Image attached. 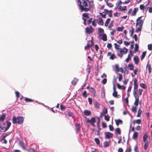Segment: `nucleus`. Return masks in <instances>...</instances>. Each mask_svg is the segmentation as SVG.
Instances as JSON below:
<instances>
[{"mask_svg":"<svg viewBox=\"0 0 152 152\" xmlns=\"http://www.w3.org/2000/svg\"><path fill=\"white\" fill-rule=\"evenodd\" d=\"M119 77H118V80L119 81H121L122 79L123 76L121 74H118Z\"/></svg>","mask_w":152,"mask_h":152,"instance_id":"49","label":"nucleus"},{"mask_svg":"<svg viewBox=\"0 0 152 152\" xmlns=\"http://www.w3.org/2000/svg\"><path fill=\"white\" fill-rule=\"evenodd\" d=\"M67 112L68 115L69 117H74L73 113H72L71 112L70 110H68Z\"/></svg>","mask_w":152,"mask_h":152,"instance_id":"37","label":"nucleus"},{"mask_svg":"<svg viewBox=\"0 0 152 152\" xmlns=\"http://www.w3.org/2000/svg\"><path fill=\"white\" fill-rule=\"evenodd\" d=\"M96 122V119L94 117H92L90 119H88L87 121V122L90 123L91 125L94 126H95L94 123Z\"/></svg>","mask_w":152,"mask_h":152,"instance_id":"6","label":"nucleus"},{"mask_svg":"<svg viewBox=\"0 0 152 152\" xmlns=\"http://www.w3.org/2000/svg\"><path fill=\"white\" fill-rule=\"evenodd\" d=\"M84 114L86 116H89L91 114V112L88 110H85L84 111Z\"/></svg>","mask_w":152,"mask_h":152,"instance_id":"20","label":"nucleus"},{"mask_svg":"<svg viewBox=\"0 0 152 152\" xmlns=\"http://www.w3.org/2000/svg\"><path fill=\"white\" fill-rule=\"evenodd\" d=\"M94 140L97 144L99 145V144L100 141L99 140L98 138H95L94 139Z\"/></svg>","mask_w":152,"mask_h":152,"instance_id":"54","label":"nucleus"},{"mask_svg":"<svg viewBox=\"0 0 152 152\" xmlns=\"http://www.w3.org/2000/svg\"><path fill=\"white\" fill-rule=\"evenodd\" d=\"M107 48L108 49H111L112 47V45L110 43H108L107 44Z\"/></svg>","mask_w":152,"mask_h":152,"instance_id":"64","label":"nucleus"},{"mask_svg":"<svg viewBox=\"0 0 152 152\" xmlns=\"http://www.w3.org/2000/svg\"><path fill=\"white\" fill-rule=\"evenodd\" d=\"M148 49L149 50H152V44H149L148 45Z\"/></svg>","mask_w":152,"mask_h":152,"instance_id":"56","label":"nucleus"},{"mask_svg":"<svg viewBox=\"0 0 152 152\" xmlns=\"http://www.w3.org/2000/svg\"><path fill=\"white\" fill-rule=\"evenodd\" d=\"M7 126L6 127H2L1 126V124H0V129L1 128L2 130L4 129V132L7 131L11 125V123L9 121H6Z\"/></svg>","mask_w":152,"mask_h":152,"instance_id":"5","label":"nucleus"},{"mask_svg":"<svg viewBox=\"0 0 152 152\" xmlns=\"http://www.w3.org/2000/svg\"><path fill=\"white\" fill-rule=\"evenodd\" d=\"M76 127L75 130L76 132V134L78 133V132L79 131L80 129V124L76 123L75 124Z\"/></svg>","mask_w":152,"mask_h":152,"instance_id":"9","label":"nucleus"},{"mask_svg":"<svg viewBox=\"0 0 152 152\" xmlns=\"http://www.w3.org/2000/svg\"><path fill=\"white\" fill-rule=\"evenodd\" d=\"M138 133L137 132H134L133 136L132 138L133 139H136L138 138Z\"/></svg>","mask_w":152,"mask_h":152,"instance_id":"21","label":"nucleus"},{"mask_svg":"<svg viewBox=\"0 0 152 152\" xmlns=\"http://www.w3.org/2000/svg\"><path fill=\"white\" fill-rule=\"evenodd\" d=\"M23 117L20 116H18L17 117L14 116L12 119V123L14 124L18 123V124H21L23 123Z\"/></svg>","mask_w":152,"mask_h":152,"instance_id":"2","label":"nucleus"},{"mask_svg":"<svg viewBox=\"0 0 152 152\" xmlns=\"http://www.w3.org/2000/svg\"><path fill=\"white\" fill-rule=\"evenodd\" d=\"M116 124L117 126H118L119 124H123L122 121L121 119H117L115 120Z\"/></svg>","mask_w":152,"mask_h":152,"instance_id":"17","label":"nucleus"},{"mask_svg":"<svg viewBox=\"0 0 152 152\" xmlns=\"http://www.w3.org/2000/svg\"><path fill=\"white\" fill-rule=\"evenodd\" d=\"M94 105L95 108L97 109L99 108V103L97 102H96L94 103Z\"/></svg>","mask_w":152,"mask_h":152,"instance_id":"27","label":"nucleus"},{"mask_svg":"<svg viewBox=\"0 0 152 152\" xmlns=\"http://www.w3.org/2000/svg\"><path fill=\"white\" fill-rule=\"evenodd\" d=\"M119 9L120 11H123L126 10V6H124L123 7L120 6Z\"/></svg>","mask_w":152,"mask_h":152,"instance_id":"25","label":"nucleus"},{"mask_svg":"<svg viewBox=\"0 0 152 152\" xmlns=\"http://www.w3.org/2000/svg\"><path fill=\"white\" fill-rule=\"evenodd\" d=\"M134 96L135 99V100L134 102V104L136 107H137L139 104V96L137 95H134Z\"/></svg>","mask_w":152,"mask_h":152,"instance_id":"8","label":"nucleus"},{"mask_svg":"<svg viewBox=\"0 0 152 152\" xmlns=\"http://www.w3.org/2000/svg\"><path fill=\"white\" fill-rule=\"evenodd\" d=\"M138 11V8H135L134 9L131 15L135 16L136 15V12Z\"/></svg>","mask_w":152,"mask_h":152,"instance_id":"16","label":"nucleus"},{"mask_svg":"<svg viewBox=\"0 0 152 152\" xmlns=\"http://www.w3.org/2000/svg\"><path fill=\"white\" fill-rule=\"evenodd\" d=\"M124 27L123 26L121 27H118L116 28V30L119 31H122L124 29Z\"/></svg>","mask_w":152,"mask_h":152,"instance_id":"34","label":"nucleus"},{"mask_svg":"<svg viewBox=\"0 0 152 152\" xmlns=\"http://www.w3.org/2000/svg\"><path fill=\"white\" fill-rule=\"evenodd\" d=\"M142 113V110L140 108L138 110L137 115V117H140L141 116V114Z\"/></svg>","mask_w":152,"mask_h":152,"instance_id":"30","label":"nucleus"},{"mask_svg":"<svg viewBox=\"0 0 152 152\" xmlns=\"http://www.w3.org/2000/svg\"><path fill=\"white\" fill-rule=\"evenodd\" d=\"M19 145L23 149H25V147L24 145V143L23 142H22V141L20 142Z\"/></svg>","mask_w":152,"mask_h":152,"instance_id":"36","label":"nucleus"},{"mask_svg":"<svg viewBox=\"0 0 152 152\" xmlns=\"http://www.w3.org/2000/svg\"><path fill=\"white\" fill-rule=\"evenodd\" d=\"M140 86L144 89H146L147 88L146 85L145 84L142 83L140 84Z\"/></svg>","mask_w":152,"mask_h":152,"instance_id":"44","label":"nucleus"},{"mask_svg":"<svg viewBox=\"0 0 152 152\" xmlns=\"http://www.w3.org/2000/svg\"><path fill=\"white\" fill-rule=\"evenodd\" d=\"M89 91L93 94L94 96H96V91L94 88L91 87L89 89Z\"/></svg>","mask_w":152,"mask_h":152,"instance_id":"10","label":"nucleus"},{"mask_svg":"<svg viewBox=\"0 0 152 152\" xmlns=\"http://www.w3.org/2000/svg\"><path fill=\"white\" fill-rule=\"evenodd\" d=\"M98 31L100 33H103L104 32L103 29L100 28H98Z\"/></svg>","mask_w":152,"mask_h":152,"instance_id":"63","label":"nucleus"},{"mask_svg":"<svg viewBox=\"0 0 152 152\" xmlns=\"http://www.w3.org/2000/svg\"><path fill=\"white\" fill-rule=\"evenodd\" d=\"M25 101H26V102H33L34 101L32 99H29V98H25Z\"/></svg>","mask_w":152,"mask_h":152,"instance_id":"46","label":"nucleus"},{"mask_svg":"<svg viewBox=\"0 0 152 152\" xmlns=\"http://www.w3.org/2000/svg\"><path fill=\"white\" fill-rule=\"evenodd\" d=\"M102 39L104 41H106L107 40V35L105 34H104L102 35Z\"/></svg>","mask_w":152,"mask_h":152,"instance_id":"43","label":"nucleus"},{"mask_svg":"<svg viewBox=\"0 0 152 152\" xmlns=\"http://www.w3.org/2000/svg\"><path fill=\"white\" fill-rule=\"evenodd\" d=\"M110 116H109L108 115H105L104 116L105 120L107 121H108L110 120Z\"/></svg>","mask_w":152,"mask_h":152,"instance_id":"40","label":"nucleus"},{"mask_svg":"<svg viewBox=\"0 0 152 152\" xmlns=\"http://www.w3.org/2000/svg\"><path fill=\"white\" fill-rule=\"evenodd\" d=\"M142 17V16L140 17L136 20V27H137L138 25L139 26H142L144 21L142 20H141Z\"/></svg>","mask_w":152,"mask_h":152,"instance_id":"4","label":"nucleus"},{"mask_svg":"<svg viewBox=\"0 0 152 152\" xmlns=\"http://www.w3.org/2000/svg\"><path fill=\"white\" fill-rule=\"evenodd\" d=\"M105 139H110L112 138L113 136V134L109 132H106L104 133Z\"/></svg>","mask_w":152,"mask_h":152,"instance_id":"7","label":"nucleus"},{"mask_svg":"<svg viewBox=\"0 0 152 152\" xmlns=\"http://www.w3.org/2000/svg\"><path fill=\"white\" fill-rule=\"evenodd\" d=\"M6 117V115L4 114H3L0 117V121L2 122L3 121Z\"/></svg>","mask_w":152,"mask_h":152,"instance_id":"26","label":"nucleus"},{"mask_svg":"<svg viewBox=\"0 0 152 152\" xmlns=\"http://www.w3.org/2000/svg\"><path fill=\"white\" fill-rule=\"evenodd\" d=\"M118 92L116 91H114L113 93V96L115 97H116L117 96Z\"/></svg>","mask_w":152,"mask_h":152,"instance_id":"55","label":"nucleus"},{"mask_svg":"<svg viewBox=\"0 0 152 152\" xmlns=\"http://www.w3.org/2000/svg\"><path fill=\"white\" fill-rule=\"evenodd\" d=\"M7 135H4L3 137L2 138L1 140V141H3V142H2L4 144H6L7 143V141L5 139V137L7 136Z\"/></svg>","mask_w":152,"mask_h":152,"instance_id":"15","label":"nucleus"},{"mask_svg":"<svg viewBox=\"0 0 152 152\" xmlns=\"http://www.w3.org/2000/svg\"><path fill=\"white\" fill-rule=\"evenodd\" d=\"M139 48V45L138 44H135V47L134 49V51L135 52H136L138 51Z\"/></svg>","mask_w":152,"mask_h":152,"instance_id":"38","label":"nucleus"},{"mask_svg":"<svg viewBox=\"0 0 152 152\" xmlns=\"http://www.w3.org/2000/svg\"><path fill=\"white\" fill-rule=\"evenodd\" d=\"M107 82V79L106 78H104L102 81V83L103 84H105Z\"/></svg>","mask_w":152,"mask_h":152,"instance_id":"59","label":"nucleus"},{"mask_svg":"<svg viewBox=\"0 0 152 152\" xmlns=\"http://www.w3.org/2000/svg\"><path fill=\"white\" fill-rule=\"evenodd\" d=\"M110 18H108L106 20V22H105V23H104V26H108L109 23V22L110 21Z\"/></svg>","mask_w":152,"mask_h":152,"instance_id":"42","label":"nucleus"},{"mask_svg":"<svg viewBox=\"0 0 152 152\" xmlns=\"http://www.w3.org/2000/svg\"><path fill=\"white\" fill-rule=\"evenodd\" d=\"M115 67L116 69L115 70V72L117 73L118 72L120 71L119 68L118 64H116L115 66Z\"/></svg>","mask_w":152,"mask_h":152,"instance_id":"39","label":"nucleus"},{"mask_svg":"<svg viewBox=\"0 0 152 152\" xmlns=\"http://www.w3.org/2000/svg\"><path fill=\"white\" fill-rule=\"evenodd\" d=\"M148 142H146L144 145V149L145 150H146L148 147Z\"/></svg>","mask_w":152,"mask_h":152,"instance_id":"57","label":"nucleus"},{"mask_svg":"<svg viewBox=\"0 0 152 152\" xmlns=\"http://www.w3.org/2000/svg\"><path fill=\"white\" fill-rule=\"evenodd\" d=\"M98 24L99 25L101 26H103V22L102 18H99V21L98 22Z\"/></svg>","mask_w":152,"mask_h":152,"instance_id":"35","label":"nucleus"},{"mask_svg":"<svg viewBox=\"0 0 152 152\" xmlns=\"http://www.w3.org/2000/svg\"><path fill=\"white\" fill-rule=\"evenodd\" d=\"M111 143L110 141L107 142L105 141L104 143V148L108 147Z\"/></svg>","mask_w":152,"mask_h":152,"instance_id":"24","label":"nucleus"},{"mask_svg":"<svg viewBox=\"0 0 152 152\" xmlns=\"http://www.w3.org/2000/svg\"><path fill=\"white\" fill-rule=\"evenodd\" d=\"M122 3V2L121 1V0H119L117 1V3L116 4V5L117 6L120 5Z\"/></svg>","mask_w":152,"mask_h":152,"instance_id":"61","label":"nucleus"},{"mask_svg":"<svg viewBox=\"0 0 152 152\" xmlns=\"http://www.w3.org/2000/svg\"><path fill=\"white\" fill-rule=\"evenodd\" d=\"M82 95L83 97L84 98H86L87 97L86 91H84Z\"/></svg>","mask_w":152,"mask_h":152,"instance_id":"58","label":"nucleus"},{"mask_svg":"<svg viewBox=\"0 0 152 152\" xmlns=\"http://www.w3.org/2000/svg\"><path fill=\"white\" fill-rule=\"evenodd\" d=\"M77 5L81 12L89 11L94 6L93 1H91L89 0H77Z\"/></svg>","mask_w":152,"mask_h":152,"instance_id":"1","label":"nucleus"},{"mask_svg":"<svg viewBox=\"0 0 152 152\" xmlns=\"http://www.w3.org/2000/svg\"><path fill=\"white\" fill-rule=\"evenodd\" d=\"M83 18H86L87 19H88L89 18V14L88 13H83L82 15Z\"/></svg>","mask_w":152,"mask_h":152,"instance_id":"28","label":"nucleus"},{"mask_svg":"<svg viewBox=\"0 0 152 152\" xmlns=\"http://www.w3.org/2000/svg\"><path fill=\"white\" fill-rule=\"evenodd\" d=\"M129 69L131 70H134V66L133 64L132 63L129 64L128 66Z\"/></svg>","mask_w":152,"mask_h":152,"instance_id":"23","label":"nucleus"},{"mask_svg":"<svg viewBox=\"0 0 152 152\" xmlns=\"http://www.w3.org/2000/svg\"><path fill=\"white\" fill-rule=\"evenodd\" d=\"M116 131L117 132V133L119 134H121V130L119 128H118L116 129Z\"/></svg>","mask_w":152,"mask_h":152,"instance_id":"60","label":"nucleus"},{"mask_svg":"<svg viewBox=\"0 0 152 152\" xmlns=\"http://www.w3.org/2000/svg\"><path fill=\"white\" fill-rule=\"evenodd\" d=\"M137 80L136 78H135L134 82V87L133 91V95L137 94V91H136V90H137L138 88V85L137 83Z\"/></svg>","mask_w":152,"mask_h":152,"instance_id":"3","label":"nucleus"},{"mask_svg":"<svg viewBox=\"0 0 152 152\" xmlns=\"http://www.w3.org/2000/svg\"><path fill=\"white\" fill-rule=\"evenodd\" d=\"M117 53L118 56L121 58H122L123 56L122 49H120L119 50L117 51Z\"/></svg>","mask_w":152,"mask_h":152,"instance_id":"13","label":"nucleus"},{"mask_svg":"<svg viewBox=\"0 0 152 152\" xmlns=\"http://www.w3.org/2000/svg\"><path fill=\"white\" fill-rule=\"evenodd\" d=\"M141 121L140 119H137L136 120H134L133 121V123L134 124H140L141 123Z\"/></svg>","mask_w":152,"mask_h":152,"instance_id":"22","label":"nucleus"},{"mask_svg":"<svg viewBox=\"0 0 152 152\" xmlns=\"http://www.w3.org/2000/svg\"><path fill=\"white\" fill-rule=\"evenodd\" d=\"M146 53L147 52H146V51H144V52H143L142 53V56L141 57V58H141V60H143V59L145 58V56L146 55Z\"/></svg>","mask_w":152,"mask_h":152,"instance_id":"32","label":"nucleus"},{"mask_svg":"<svg viewBox=\"0 0 152 152\" xmlns=\"http://www.w3.org/2000/svg\"><path fill=\"white\" fill-rule=\"evenodd\" d=\"M78 80L77 79L74 78L73 80L72 81L71 83L72 85H75L77 83L78 81Z\"/></svg>","mask_w":152,"mask_h":152,"instance_id":"18","label":"nucleus"},{"mask_svg":"<svg viewBox=\"0 0 152 152\" xmlns=\"http://www.w3.org/2000/svg\"><path fill=\"white\" fill-rule=\"evenodd\" d=\"M142 26H139V27H138L136 30V32L137 33L139 32V31H140L142 28Z\"/></svg>","mask_w":152,"mask_h":152,"instance_id":"48","label":"nucleus"},{"mask_svg":"<svg viewBox=\"0 0 152 152\" xmlns=\"http://www.w3.org/2000/svg\"><path fill=\"white\" fill-rule=\"evenodd\" d=\"M114 47L115 49L117 50H119L120 48H119L120 46L117 44L116 43H115L114 44Z\"/></svg>","mask_w":152,"mask_h":152,"instance_id":"51","label":"nucleus"},{"mask_svg":"<svg viewBox=\"0 0 152 152\" xmlns=\"http://www.w3.org/2000/svg\"><path fill=\"white\" fill-rule=\"evenodd\" d=\"M107 4V6L110 8L112 7H113L114 5L112 3H109L108 1H105Z\"/></svg>","mask_w":152,"mask_h":152,"instance_id":"29","label":"nucleus"},{"mask_svg":"<svg viewBox=\"0 0 152 152\" xmlns=\"http://www.w3.org/2000/svg\"><path fill=\"white\" fill-rule=\"evenodd\" d=\"M104 115H105L107 113V108L105 107L104 108L102 111V112Z\"/></svg>","mask_w":152,"mask_h":152,"instance_id":"47","label":"nucleus"},{"mask_svg":"<svg viewBox=\"0 0 152 152\" xmlns=\"http://www.w3.org/2000/svg\"><path fill=\"white\" fill-rule=\"evenodd\" d=\"M116 57L114 54H112L110 56V58L112 60H114L115 58H116Z\"/></svg>","mask_w":152,"mask_h":152,"instance_id":"45","label":"nucleus"},{"mask_svg":"<svg viewBox=\"0 0 152 152\" xmlns=\"http://www.w3.org/2000/svg\"><path fill=\"white\" fill-rule=\"evenodd\" d=\"M148 137L147 135L146 134H145L143 136V140L144 142H145L147 140Z\"/></svg>","mask_w":152,"mask_h":152,"instance_id":"41","label":"nucleus"},{"mask_svg":"<svg viewBox=\"0 0 152 152\" xmlns=\"http://www.w3.org/2000/svg\"><path fill=\"white\" fill-rule=\"evenodd\" d=\"M148 69L149 73H150L151 72L152 69L151 67V65L148 63L146 66V69Z\"/></svg>","mask_w":152,"mask_h":152,"instance_id":"14","label":"nucleus"},{"mask_svg":"<svg viewBox=\"0 0 152 152\" xmlns=\"http://www.w3.org/2000/svg\"><path fill=\"white\" fill-rule=\"evenodd\" d=\"M122 53L125 54H126L128 52V49L126 48L125 47L122 50Z\"/></svg>","mask_w":152,"mask_h":152,"instance_id":"31","label":"nucleus"},{"mask_svg":"<svg viewBox=\"0 0 152 152\" xmlns=\"http://www.w3.org/2000/svg\"><path fill=\"white\" fill-rule=\"evenodd\" d=\"M99 14L100 15L102 16V17L103 18H106V13H104V12H103L102 13H99Z\"/></svg>","mask_w":152,"mask_h":152,"instance_id":"50","label":"nucleus"},{"mask_svg":"<svg viewBox=\"0 0 152 152\" xmlns=\"http://www.w3.org/2000/svg\"><path fill=\"white\" fill-rule=\"evenodd\" d=\"M85 32L86 34H90L93 31V30L90 29L88 27H86L85 29Z\"/></svg>","mask_w":152,"mask_h":152,"instance_id":"11","label":"nucleus"},{"mask_svg":"<svg viewBox=\"0 0 152 152\" xmlns=\"http://www.w3.org/2000/svg\"><path fill=\"white\" fill-rule=\"evenodd\" d=\"M131 58L130 57L129 54L127 58L125 59V61L126 62H128L129 61V60L131 59Z\"/></svg>","mask_w":152,"mask_h":152,"instance_id":"52","label":"nucleus"},{"mask_svg":"<svg viewBox=\"0 0 152 152\" xmlns=\"http://www.w3.org/2000/svg\"><path fill=\"white\" fill-rule=\"evenodd\" d=\"M117 86L118 88L119 89H122L123 90L125 89L126 87L124 86H121L119 83L117 84Z\"/></svg>","mask_w":152,"mask_h":152,"instance_id":"19","label":"nucleus"},{"mask_svg":"<svg viewBox=\"0 0 152 152\" xmlns=\"http://www.w3.org/2000/svg\"><path fill=\"white\" fill-rule=\"evenodd\" d=\"M134 29L133 28L132 26L131 27V29L129 31V32L130 34V36H132L134 32Z\"/></svg>","mask_w":152,"mask_h":152,"instance_id":"33","label":"nucleus"},{"mask_svg":"<svg viewBox=\"0 0 152 152\" xmlns=\"http://www.w3.org/2000/svg\"><path fill=\"white\" fill-rule=\"evenodd\" d=\"M133 59L135 64H138L139 61V59L138 57L137 56H135L134 57Z\"/></svg>","mask_w":152,"mask_h":152,"instance_id":"12","label":"nucleus"},{"mask_svg":"<svg viewBox=\"0 0 152 152\" xmlns=\"http://www.w3.org/2000/svg\"><path fill=\"white\" fill-rule=\"evenodd\" d=\"M60 108L61 110L64 111V110L66 108L65 106H63L62 105H60Z\"/></svg>","mask_w":152,"mask_h":152,"instance_id":"62","label":"nucleus"},{"mask_svg":"<svg viewBox=\"0 0 152 152\" xmlns=\"http://www.w3.org/2000/svg\"><path fill=\"white\" fill-rule=\"evenodd\" d=\"M136 107V106L135 107H133L132 109V111L133 113H136L137 112Z\"/></svg>","mask_w":152,"mask_h":152,"instance_id":"53","label":"nucleus"}]
</instances>
